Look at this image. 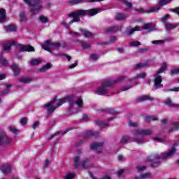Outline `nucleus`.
Masks as SVG:
<instances>
[{
	"label": "nucleus",
	"instance_id": "dca6fc26",
	"mask_svg": "<svg viewBox=\"0 0 179 179\" xmlns=\"http://www.w3.org/2000/svg\"><path fill=\"white\" fill-rule=\"evenodd\" d=\"M10 69H12L13 72L14 73V75L17 76L19 73H20V68H19V66L16 64H13Z\"/></svg>",
	"mask_w": 179,
	"mask_h": 179
},
{
	"label": "nucleus",
	"instance_id": "8fccbe9b",
	"mask_svg": "<svg viewBox=\"0 0 179 179\" xmlns=\"http://www.w3.org/2000/svg\"><path fill=\"white\" fill-rule=\"evenodd\" d=\"M87 160L89 159H87L82 162L81 166L83 169H89V165H86L87 164Z\"/></svg>",
	"mask_w": 179,
	"mask_h": 179
},
{
	"label": "nucleus",
	"instance_id": "e433bc0d",
	"mask_svg": "<svg viewBox=\"0 0 179 179\" xmlns=\"http://www.w3.org/2000/svg\"><path fill=\"white\" fill-rule=\"evenodd\" d=\"M12 85H7V89L5 90L4 91H3V92H1V96H6L8 94V93H9V90H10V87Z\"/></svg>",
	"mask_w": 179,
	"mask_h": 179
},
{
	"label": "nucleus",
	"instance_id": "f03ea898",
	"mask_svg": "<svg viewBox=\"0 0 179 179\" xmlns=\"http://www.w3.org/2000/svg\"><path fill=\"white\" fill-rule=\"evenodd\" d=\"M176 148H172L168 150V152L163 154H155L150 157H148L147 162H150L152 167H159L162 164V161L164 159H169V157H173L176 155Z\"/></svg>",
	"mask_w": 179,
	"mask_h": 179
},
{
	"label": "nucleus",
	"instance_id": "a19ab883",
	"mask_svg": "<svg viewBox=\"0 0 179 179\" xmlns=\"http://www.w3.org/2000/svg\"><path fill=\"white\" fill-rule=\"evenodd\" d=\"M81 2H85V0H70L69 1L71 5H78V3H81Z\"/></svg>",
	"mask_w": 179,
	"mask_h": 179
},
{
	"label": "nucleus",
	"instance_id": "7ed1b4c3",
	"mask_svg": "<svg viewBox=\"0 0 179 179\" xmlns=\"http://www.w3.org/2000/svg\"><path fill=\"white\" fill-rule=\"evenodd\" d=\"M103 9L91 8L89 10H78L74 13L69 14V17H73V20L70 21L69 24H72L74 22H80L79 16H96L97 13H100Z\"/></svg>",
	"mask_w": 179,
	"mask_h": 179
},
{
	"label": "nucleus",
	"instance_id": "37998d69",
	"mask_svg": "<svg viewBox=\"0 0 179 179\" xmlns=\"http://www.w3.org/2000/svg\"><path fill=\"white\" fill-rule=\"evenodd\" d=\"M80 43L82 44L83 48H84L85 50H86L87 48H90V47H91L90 43H87L83 42V41H80Z\"/></svg>",
	"mask_w": 179,
	"mask_h": 179
},
{
	"label": "nucleus",
	"instance_id": "2eb2a0df",
	"mask_svg": "<svg viewBox=\"0 0 179 179\" xmlns=\"http://www.w3.org/2000/svg\"><path fill=\"white\" fill-rule=\"evenodd\" d=\"M98 135H99V133H94L92 131H87L85 133V138L89 139L92 138V136H95V138H96Z\"/></svg>",
	"mask_w": 179,
	"mask_h": 179
},
{
	"label": "nucleus",
	"instance_id": "0eeeda50",
	"mask_svg": "<svg viewBox=\"0 0 179 179\" xmlns=\"http://www.w3.org/2000/svg\"><path fill=\"white\" fill-rule=\"evenodd\" d=\"M142 30H148V31H155L156 30V27H152V23L148 22L144 24L142 27H135L134 28L129 27L127 29L126 33L129 36L134 34V31H142Z\"/></svg>",
	"mask_w": 179,
	"mask_h": 179
},
{
	"label": "nucleus",
	"instance_id": "473e14b6",
	"mask_svg": "<svg viewBox=\"0 0 179 179\" xmlns=\"http://www.w3.org/2000/svg\"><path fill=\"white\" fill-rule=\"evenodd\" d=\"M39 21L41 22V23H48V17L44 15L39 16Z\"/></svg>",
	"mask_w": 179,
	"mask_h": 179
},
{
	"label": "nucleus",
	"instance_id": "b1692460",
	"mask_svg": "<svg viewBox=\"0 0 179 179\" xmlns=\"http://www.w3.org/2000/svg\"><path fill=\"white\" fill-rule=\"evenodd\" d=\"M176 27H178V24L166 23L165 25V29L166 30H173V29H176Z\"/></svg>",
	"mask_w": 179,
	"mask_h": 179
},
{
	"label": "nucleus",
	"instance_id": "4468645a",
	"mask_svg": "<svg viewBox=\"0 0 179 179\" xmlns=\"http://www.w3.org/2000/svg\"><path fill=\"white\" fill-rule=\"evenodd\" d=\"M1 171L3 174H9L12 171V166L9 164L2 165L1 166Z\"/></svg>",
	"mask_w": 179,
	"mask_h": 179
},
{
	"label": "nucleus",
	"instance_id": "a18cd8bd",
	"mask_svg": "<svg viewBox=\"0 0 179 179\" xmlns=\"http://www.w3.org/2000/svg\"><path fill=\"white\" fill-rule=\"evenodd\" d=\"M169 17H170V15L166 14L164 17L162 18V23L167 24V20H169Z\"/></svg>",
	"mask_w": 179,
	"mask_h": 179
},
{
	"label": "nucleus",
	"instance_id": "9d476101",
	"mask_svg": "<svg viewBox=\"0 0 179 179\" xmlns=\"http://www.w3.org/2000/svg\"><path fill=\"white\" fill-rule=\"evenodd\" d=\"M172 0H159L158 1V5L159 6H154L151 8H150L148 10H143V9H139L137 10L138 12H146L148 13H152L153 12H157V10H160L162 6H164V5H169V3H170L171 2Z\"/></svg>",
	"mask_w": 179,
	"mask_h": 179
},
{
	"label": "nucleus",
	"instance_id": "f8f14e48",
	"mask_svg": "<svg viewBox=\"0 0 179 179\" xmlns=\"http://www.w3.org/2000/svg\"><path fill=\"white\" fill-rule=\"evenodd\" d=\"M103 146H104L103 142L99 143H94L90 145V148L92 150H96V154L100 155L101 153V149H103Z\"/></svg>",
	"mask_w": 179,
	"mask_h": 179
},
{
	"label": "nucleus",
	"instance_id": "0e129e2a",
	"mask_svg": "<svg viewBox=\"0 0 179 179\" xmlns=\"http://www.w3.org/2000/svg\"><path fill=\"white\" fill-rule=\"evenodd\" d=\"M117 41V37L115 36H111L110 38V43H115Z\"/></svg>",
	"mask_w": 179,
	"mask_h": 179
},
{
	"label": "nucleus",
	"instance_id": "72a5a7b5",
	"mask_svg": "<svg viewBox=\"0 0 179 179\" xmlns=\"http://www.w3.org/2000/svg\"><path fill=\"white\" fill-rule=\"evenodd\" d=\"M129 139H131L129 136H124L121 138L120 142L121 143H127L128 142H129Z\"/></svg>",
	"mask_w": 179,
	"mask_h": 179
},
{
	"label": "nucleus",
	"instance_id": "13d9d810",
	"mask_svg": "<svg viewBox=\"0 0 179 179\" xmlns=\"http://www.w3.org/2000/svg\"><path fill=\"white\" fill-rule=\"evenodd\" d=\"M129 126H130V127H138V122L130 121V122H129Z\"/></svg>",
	"mask_w": 179,
	"mask_h": 179
},
{
	"label": "nucleus",
	"instance_id": "2f4dec72",
	"mask_svg": "<svg viewBox=\"0 0 179 179\" xmlns=\"http://www.w3.org/2000/svg\"><path fill=\"white\" fill-rule=\"evenodd\" d=\"M145 66H148V64H146V63H138L135 66L134 69H141L142 68H145Z\"/></svg>",
	"mask_w": 179,
	"mask_h": 179
},
{
	"label": "nucleus",
	"instance_id": "a878e982",
	"mask_svg": "<svg viewBox=\"0 0 179 179\" xmlns=\"http://www.w3.org/2000/svg\"><path fill=\"white\" fill-rule=\"evenodd\" d=\"M29 64L31 66L40 65V64H41V59H35L30 60L29 61Z\"/></svg>",
	"mask_w": 179,
	"mask_h": 179
},
{
	"label": "nucleus",
	"instance_id": "bb28decb",
	"mask_svg": "<svg viewBox=\"0 0 179 179\" xmlns=\"http://www.w3.org/2000/svg\"><path fill=\"white\" fill-rule=\"evenodd\" d=\"M165 104L169 107H178V105H174L173 102H171V99L169 98L165 100Z\"/></svg>",
	"mask_w": 179,
	"mask_h": 179
},
{
	"label": "nucleus",
	"instance_id": "680f3d73",
	"mask_svg": "<svg viewBox=\"0 0 179 179\" xmlns=\"http://www.w3.org/2000/svg\"><path fill=\"white\" fill-rule=\"evenodd\" d=\"M76 66H78V63H74L73 64H71L68 66L69 69H73V68H76Z\"/></svg>",
	"mask_w": 179,
	"mask_h": 179
},
{
	"label": "nucleus",
	"instance_id": "9b49d317",
	"mask_svg": "<svg viewBox=\"0 0 179 179\" xmlns=\"http://www.w3.org/2000/svg\"><path fill=\"white\" fill-rule=\"evenodd\" d=\"M41 47L45 51L52 52L54 50H59L61 48V43H51L50 40L46 41V44L41 45Z\"/></svg>",
	"mask_w": 179,
	"mask_h": 179
},
{
	"label": "nucleus",
	"instance_id": "58836bf2",
	"mask_svg": "<svg viewBox=\"0 0 179 179\" xmlns=\"http://www.w3.org/2000/svg\"><path fill=\"white\" fill-rule=\"evenodd\" d=\"M143 78H146V73H141L140 74H138L136 77L133 78V80L138 78L143 79Z\"/></svg>",
	"mask_w": 179,
	"mask_h": 179
},
{
	"label": "nucleus",
	"instance_id": "aec40b11",
	"mask_svg": "<svg viewBox=\"0 0 179 179\" xmlns=\"http://www.w3.org/2000/svg\"><path fill=\"white\" fill-rule=\"evenodd\" d=\"M94 122L100 128H106V127H108V123H106L101 120H95Z\"/></svg>",
	"mask_w": 179,
	"mask_h": 179
},
{
	"label": "nucleus",
	"instance_id": "1a4fd4ad",
	"mask_svg": "<svg viewBox=\"0 0 179 179\" xmlns=\"http://www.w3.org/2000/svg\"><path fill=\"white\" fill-rule=\"evenodd\" d=\"M11 45H17L21 51H27L28 52H31V51H34V48L33 46H30L29 45H24L22 44H17V42L13 41H9L8 45L4 46V51H9V50H10Z\"/></svg>",
	"mask_w": 179,
	"mask_h": 179
},
{
	"label": "nucleus",
	"instance_id": "4d7b16f0",
	"mask_svg": "<svg viewBox=\"0 0 179 179\" xmlns=\"http://www.w3.org/2000/svg\"><path fill=\"white\" fill-rule=\"evenodd\" d=\"M164 92H179V87H174L172 90H164Z\"/></svg>",
	"mask_w": 179,
	"mask_h": 179
},
{
	"label": "nucleus",
	"instance_id": "6e6552de",
	"mask_svg": "<svg viewBox=\"0 0 179 179\" xmlns=\"http://www.w3.org/2000/svg\"><path fill=\"white\" fill-rule=\"evenodd\" d=\"M27 5L29 6L30 7V12H31V16H34V15H37L41 9H43V1L41 0V3H38L37 1H35L34 0H32L30 1V0H23Z\"/></svg>",
	"mask_w": 179,
	"mask_h": 179
},
{
	"label": "nucleus",
	"instance_id": "c03bdc74",
	"mask_svg": "<svg viewBox=\"0 0 179 179\" xmlns=\"http://www.w3.org/2000/svg\"><path fill=\"white\" fill-rule=\"evenodd\" d=\"M74 177H75V173H67L63 178V179H73Z\"/></svg>",
	"mask_w": 179,
	"mask_h": 179
},
{
	"label": "nucleus",
	"instance_id": "4be33fe9",
	"mask_svg": "<svg viewBox=\"0 0 179 179\" xmlns=\"http://www.w3.org/2000/svg\"><path fill=\"white\" fill-rule=\"evenodd\" d=\"M4 30L6 33H9V31H16V27L13 25H8L7 27H4Z\"/></svg>",
	"mask_w": 179,
	"mask_h": 179
},
{
	"label": "nucleus",
	"instance_id": "6e6d98bb",
	"mask_svg": "<svg viewBox=\"0 0 179 179\" xmlns=\"http://www.w3.org/2000/svg\"><path fill=\"white\" fill-rule=\"evenodd\" d=\"M20 123L22 124V125H26V124H27V118H22L20 120Z\"/></svg>",
	"mask_w": 179,
	"mask_h": 179
},
{
	"label": "nucleus",
	"instance_id": "338daca9",
	"mask_svg": "<svg viewBox=\"0 0 179 179\" xmlns=\"http://www.w3.org/2000/svg\"><path fill=\"white\" fill-rule=\"evenodd\" d=\"M48 164H50V161L46 160V161L45 162L43 166H44V167H45V169H47V167H48Z\"/></svg>",
	"mask_w": 179,
	"mask_h": 179
},
{
	"label": "nucleus",
	"instance_id": "49530a36",
	"mask_svg": "<svg viewBox=\"0 0 179 179\" xmlns=\"http://www.w3.org/2000/svg\"><path fill=\"white\" fill-rule=\"evenodd\" d=\"M73 162H74V165L76 167H79V157L76 156L74 157L73 159Z\"/></svg>",
	"mask_w": 179,
	"mask_h": 179
},
{
	"label": "nucleus",
	"instance_id": "69168bd1",
	"mask_svg": "<svg viewBox=\"0 0 179 179\" xmlns=\"http://www.w3.org/2000/svg\"><path fill=\"white\" fill-rule=\"evenodd\" d=\"M20 18L22 22L24 20V13H21L20 15Z\"/></svg>",
	"mask_w": 179,
	"mask_h": 179
},
{
	"label": "nucleus",
	"instance_id": "c85d7f7f",
	"mask_svg": "<svg viewBox=\"0 0 179 179\" xmlns=\"http://www.w3.org/2000/svg\"><path fill=\"white\" fill-rule=\"evenodd\" d=\"M139 101H146V100H153L152 97L148 96H141L137 99Z\"/></svg>",
	"mask_w": 179,
	"mask_h": 179
},
{
	"label": "nucleus",
	"instance_id": "052dcab7",
	"mask_svg": "<svg viewBox=\"0 0 179 179\" xmlns=\"http://www.w3.org/2000/svg\"><path fill=\"white\" fill-rule=\"evenodd\" d=\"M38 124H40V122L38 121L35 122L33 124H32V128L33 129H36L38 127Z\"/></svg>",
	"mask_w": 179,
	"mask_h": 179
},
{
	"label": "nucleus",
	"instance_id": "3c124183",
	"mask_svg": "<svg viewBox=\"0 0 179 179\" xmlns=\"http://www.w3.org/2000/svg\"><path fill=\"white\" fill-rule=\"evenodd\" d=\"M178 73H179V69H174L171 70L170 72V75H171V76L177 75Z\"/></svg>",
	"mask_w": 179,
	"mask_h": 179
},
{
	"label": "nucleus",
	"instance_id": "5701e85b",
	"mask_svg": "<svg viewBox=\"0 0 179 179\" xmlns=\"http://www.w3.org/2000/svg\"><path fill=\"white\" fill-rule=\"evenodd\" d=\"M19 82H20V83H30L33 82V79L30 78H20Z\"/></svg>",
	"mask_w": 179,
	"mask_h": 179
},
{
	"label": "nucleus",
	"instance_id": "5fc2aeb1",
	"mask_svg": "<svg viewBox=\"0 0 179 179\" xmlns=\"http://www.w3.org/2000/svg\"><path fill=\"white\" fill-rule=\"evenodd\" d=\"M153 140L155 141V142H159L160 143H164V139H163V138H154Z\"/></svg>",
	"mask_w": 179,
	"mask_h": 179
},
{
	"label": "nucleus",
	"instance_id": "c9c22d12",
	"mask_svg": "<svg viewBox=\"0 0 179 179\" xmlns=\"http://www.w3.org/2000/svg\"><path fill=\"white\" fill-rule=\"evenodd\" d=\"M152 44H155L156 45H162V44H164V40H155L152 41Z\"/></svg>",
	"mask_w": 179,
	"mask_h": 179
},
{
	"label": "nucleus",
	"instance_id": "603ef678",
	"mask_svg": "<svg viewBox=\"0 0 179 179\" xmlns=\"http://www.w3.org/2000/svg\"><path fill=\"white\" fill-rule=\"evenodd\" d=\"M131 87H132V86H131V85L122 87L121 88V92H127V90H129V89H131Z\"/></svg>",
	"mask_w": 179,
	"mask_h": 179
},
{
	"label": "nucleus",
	"instance_id": "de8ad7c7",
	"mask_svg": "<svg viewBox=\"0 0 179 179\" xmlns=\"http://www.w3.org/2000/svg\"><path fill=\"white\" fill-rule=\"evenodd\" d=\"M122 3L126 5L127 8H132V3H129L127 0H121Z\"/></svg>",
	"mask_w": 179,
	"mask_h": 179
},
{
	"label": "nucleus",
	"instance_id": "79ce46f5",
	"mask_svg": "<svg viewBox=\"0 0 179 179\" xmlns=\"http://www.w3.org/2000/svg\"><path fill=\"white\" fill-rule=\"evenodd\" d=\"M0 64H1V65H3V66H8V60L2 58V57L0 56Z\"/></svg>",
	"mask_w": 179,
	"mask_h": 179
},
{
	"label": "nucleus",
	"instance_id": "423d86ee",
	"mask_svg": "<svg viewBox=\"0 0 179 179\" xmlns=\"http://www.w3.org/2000/svg\"><path fill=\"white\" fill-rule=\"evenodd\" d=\"M167 69V64L166 63H162L161 65V68L157 71V72L154 75V87L155 89H160L163 87V84H162V76H160V73H162V72H164Z\"/></svg>",
	"mask_w": 179,
	"mask_h": 179
},
{
	"label": "nucleus",
	"instance_id": "ea45409f",
	"mask_svg": "<svg viewBox=\"0 0 179 179\" xmlns=\"http://www.w3.org/2000/svg\"><path fill=\"white\" fill-rule=\"evenodd\" d=\"M130 47H139L141 45V42L139 41H133L129 43Z\"/></svg>",
	"mask_w": 179,
	"mask_h": 179
},
{
	"label": "nucleus",
	"instance_id": "20e7f679",
	"mask_svg": "<svg viewBox=\"0 0 179 179\" xmlns=\"http://www.w3.org/2000/svg\"><path fill=\"white\" fill-rule=\"evenodd\" d=\"M153 134V130L152 129H137L133 131V137L132 139L138 143V145H142L145 143V137L144 136H149Z\"/></svg>",
	"mask_w": 179,
	"mask_h": 179
},
{
	"label": "nucleus",
	"instance_id": "bf43d9fd",
	"mask_svg": "<svg viewBox=\"0 0 179 179\" xmlns=\"http://www.w3.org/2000/svg\"><path fill=\"white\" fill-rule=\"evenodd\" d=\"M69 34L71 35V36H76V37H80V34L79 33V32H72V31H71L70 33H69Z\"/></svg>",
	"mask_w": 179,
	"mask_h": 179
},
{
	"label": "nucleus",
	"instance_id": "09e8293b",
	"mask_svg": "<svg viewBox=\"0 0 179 179\" xmlns=\"http://www.w3.org/2000/svg\"><path fill=\"white\" fill-rule=\"evenodd\" d=\"M179 129V123L178 122H175L173 123V127L171 129V131H178Z\"/></svg>",
	"mask_w": 179,
	"mask_h": 179
},
{
	"label": "nucleus",
	"instance_id": "7c9ffc66",
	"mask_svg": "<svg viewBox=\"0 0 179 179\" xmlns=\"http://www.w3.org/2000/svg\"><path fill=\"white\" fill-rule=\"evenodd\" d=\"M9 130H10V132H12V134H14L15 135H17L19 134V130L13 126H10Z\"/></svg>",
	"mask_w": 179,
	"mask_h": 179
},
{
	"label": "nucleus",
	"instance_id": "a211bd4d",
	"mask_svg": "<svg viewBox=\"0 0 179 179\" xmlns=\"http://www.w3.org/2000/svg\"><path fill=\"white\" fill-rule=\"evenodd\" d=\"M52 67V64L50 63H47L45 66H43L42 68H41L38 71L39 72H47L48 69H51Z\"/></svg>",
	"mask_w": 179,
	"mask_h": 179
},
{
	"label": "nucleus",
	"instance_id": "774afa93",
	"mask_svg": "<svg viewBox=\"0 0 179 179\" xmlns=\"http://www.w3.org/2000/svg\"><path fill=\"white\" fill-rule=\"evenodd\" d=\"M83 120L84 121H87V120H89V116H87V115H83Z\"/></svg>",
	"mask_w": 179,
	"mask_h": 179
},
{
	"label": "nucleus",
	"instance_id": "f257e3e1",
	"mask_svg": "<svg viewBox=\"0 0 179 179\" xmlns=\"http://www.w3.org/2000/svg\"><path fill=\"white\" fill-rule=\"evenodd\" d=\"M75 96H66L62 99H58L57 97L53 98L49 103L43 105V108L46 110L48 114H52L57 108L61 107L62 104L68 102L69 103V111H74V113H79L78 108L83 107V99L78 97L75 101Z\"/></svg>",
	"mask_w": 179,
	"mask_h": 179
},
{
	"label": "nucleus",
	"instance_id": "6ab92c4d",
	"mask_svg": "<svg viewBox=\"0 0 179 179\" xmlns=\"http://www.w3.org/2000/svg\"><path fill=\"white\" fill-rule=\"evenodd\" d=\"M120 30H121V28H118L117 27H110L106 29V33H113L114 31H120Z\"/></svg>",
	"mask_w": 179,
	"mask_h": 179
},
{
	"label": "nucleus",
	"instance_id": "39448f33",
	"mask_svg": "<svg viewBox=\"0 0 179 179\" xmlns=\"http://www.w3.org/2000/svg\"><path fill=\"white\" fill-rule=\"evenodd\" d=\"M116 81H112L110 80H103L101 86L98 87L96 90L95 91L96 94H99V96H105L108 93V87H111Z\"/></svg>",
	"mask_w": 179,
	"mask_h": 179
},
{
	"label": "nucleus",
	"instance_id": "e2e57ef3",
	"mask_svg": "<svg viewBox=\"0 0 179 179\" xmlns=\"http://www.w3.org/2000/svg\"><path fill=\"white\" fill-rule=\"evenodd\" d=\"M171 12H174V13H176L179 16V8L172 9Z\"/></svg>",
	"mask_w": 179,
	"mask_h": 179
},
{
	"label": "nucleus",
	"instance_id": "f3484780",
	"mask_svg": "<svg viewBox=\"0 0 179 179\" xmlns=\"http://www.w3.org/2000/svg\"><path fill=\"white\" fill-rule=\"evenodd\" d=\"M6 20V11L3 8L0 9V23Z\"/></svg>",
	"mask_w": 179,
	"mask_h": 179
},
{
	"label": "nucleus",
	"instance_id": "cd10ccee",
	"mask_svg": "<svg viewBox=\"0 0 179 179\" xmlns=\"http://www.w3.org/2000/svg\"><path fill=\"white\" fill-rule=\"evenodd\" d=\"M80 31H83V34H84L85 37L89 38V37H93L94 34L87 31V30H80Z\"/></svg>",
	"mask_w": 179,
	"mask_h": 179
},
{
	"label": "nucleus",
	"instance_id": "412c9836",
	"mask_svg": "<svg viewBox=\"0 0 179 179\" xmlns=\"http://www.w3.org/2000/svg\"><path fill=\"white\" fill-rule=\"evenodd\" d=\"M152 174L150 173H147L144 174H141L140 177H135L134 179H147L150 178Z\"/></svg>",
	"mask_w": 179,
	"mask_h": 179
},
{
	"label": "nucleus",
	"instance_id": "f704fd0d",
	"mask_svg": "<svg viewBox=\"0 0 179 179\" xmlns=\"http://www.w3.org/2000/svg\"><path fill=\"white\" fill-rule=\"evenodd\" d=\"M147 167L145 166H137L136 167V170H137V173H139L140 174H142V173H143V171H145V170H146Z\"/></svg>",
	"mask_w": 179,
	"mask_h": 179
},
{
	"label": "nucleus",
	"instance_id": "864d4df0",
	"mask_svg": "<svg viewBox=\"0 0 179 179\" xmlns=\"http://www.w3.org/2000/svg\"><path fill=\"white\" fill-rule=\"evenodd\" d=\"M125 171H127V169H120L117 171V176L118 177H121V176H122V174H124V173H125Z\"/></svg>",
	"mask_w": 179,
	"mask_h": 179
},
{
	"label": "nucleus",
	"instance_id": "ddd939ff",
	"mask_svg": "<svg viewBox=\"0 0 179 179\" xmlns=\"http://www.w3.org/2000/svg\"><path fill=\"white\" fill-rule=\"evenodd\" d=\"M12 143V138H8L4 133L0 134V146L1 145H9Z\"/></svg>",
	"mask_w": 179,
	"mask_h": 179
},
{
	"label": "nucleus",
	"instance_id": "4c0bfd02",
	"mask_svg": "<svg viewBox=\"0 0 179 179\" xmlns=\"http://www.w3.org/2000/svg\"><path fill=\"white\" fill-rule=\"evenodd\" d=\"M99 55L92 53L90 55V59L91 61H97L99 59Z\"/></svg>",
	"mask_w": 179,
	"mask_h": 179
},
{
	"label": "nucleus",
	"instance_id": "c756f323",
	"mask_svg": "<svg viewBox=\"0 0 179 179\" xmlns=\"http://www.w3.org/2000/svg\"><path fill=\"white\" fill-rule=\"evenodd\" d=\"M125 17H127V15L125 14H122V13H117L116 14V19L117 20H124V19H125Z\"/></svg>",
	"mask_w": 179,
	"mask_h": 179
},
{
	"label": "nucleus",
	"instance_id": "393cba45",
	"mask_svg": "<svg viewBox=\"0 0 179 179\" xmlns=\"http://www.w3.org/2000/svg\"><path fill=\"white\" fill-rule=\"evenodd\" d=\"M157 117L156 116H146L144 117V121L145 122H150V121H156Z\"/></svg>",
	"mask_w": 179,
	"mask_h": 179
}]
</instances>
